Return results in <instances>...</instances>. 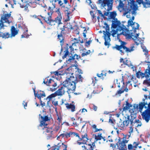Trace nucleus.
Listing matches in <instances>:
<instances>
[{
    "label": "nucleus",
    "instance_id": "nucleus-1",
    "mask_svg": "<svg viewBox=\"0 0 150 150\" xmlns=\"http://www.w3.org/2000/svg\"><path fill=\"white\" fill-rule=\"evenodd\" d=\"M79 42H75L73 43L71 45L69 46V48L70 49V52H69V48L68 44L64 48H61V52L60 53V55H63L62 56L63 59L66 58L68 57L69 58L66 60V62L67 63H69V62H71L73 60H74L75 59H79L80 57L78 55L76 54H74V48L73 47V46L75 45L76 43Z\"/></svg>",
    "mask_w": 150,
    "mask_h": 150
},
{
    "label": "nucleus",
    "instance_id": "nucleus-2",
    "mask_svg": "<svg viewBox=\"0 0 150 150\" xmlns=\"http://www.w3.org/2000/svg\"><path fill=\"white\" fill-rule=\"evenodd\" d=\"M128 4H127L124 7V4L121 0H119V4L118 8L120 11L124 10L125 12L124 15H126L129 12L132 11V14H136V11L138 9L137 5L135 4L134 0H129Z\"/></svg>",
    "mask_w": 150,
    "mask_h": 150
},
{
    "label": "nucleus",
    "instance_id": "nucleus-3",
    "mask_svg": "<svg viewBox=\"0 0 150 150\" xmlns=\"http://www.w3.org/2000/svg\"><path fill=\"white\" fill-rule=\"evenodd\" d=\"M127 43L122 41H121L120 45H116L115 46L112 47L113 49H115L119 51L120 54L122 55H124L125 53H128L133 51L134 49V46L133 45L131 46L130 48L126 46Z\"/></svg>",
    "mask_w": 150,
    "mask_h": 150
},
{
    "label": "nucleus",
    "instance_id": "nucleus-4",
    "mask_svg": "<svg viewBox=\"0 0 150 150\" xmlns=\"http://www.w3.org/2000/svg\"><path fill=\"white\" fill-rule=\"evenodd\" d=\"M77 137L79 139L77 141V143L79 145L81 144L87 145L88 141L90 140L91 141V139H90L88 137L86 131H83L82 130L80 132V135L79 134V136Z\"/></svg>",
    "mask_w": 150,
    "mask_h": 150
},
{
    "label": "nucleus",
    "instance_id": "nucleus-5",
    "mask_svg": "<svg viewBox=\"0 0 150 150\" xmlns=\"http://www.w3.org/2000/svg\"><path fill=\"white\" fill-rule=\"evenodd\" d=\"M105 26L104 28H105V31H103L104 34V39L105 40L104 45L105 46H108V48L110 46V42L111 40L110 36L111 34L110 33V27L106 23H104Z\"/></svg>",
    "mask_w": 150,
    "mask_h": 150
},
{
    "label": "nucleus",
    "instance_id": "nucleus-6",
    "mask_svg": "<svg viewBox=\"0 0 150 150\" xmlns=\"http://www.w3.org/2000/svg\"><path fill=\"white\" fill-rule=\"evenodd\" d=\"M139 34H136V35H131V38L133 40L135 44L137 45H138L140 44H141V47L143 50V51L144 52V54L147 55L148 54V51L146 49V47H145L144 45L143 44V41L141 40V38L138 37Z\"/></svg>",
    "mask_w": 150,
    "mask_h": 150
},
{
    "label": "nucleus",
    "instance_id": "nucleus-7",
    "mask_svg": "<svg viewBox=\"0 0 150 150\" xmlns=\"http://www.w3.org/2000/svg\"><path fill=\"white\" fill-rule=\"evenodd\" d=\"M133 120L132 118L130 119V116L128 115L127 116V119L123 122H119L117 124L118 127L121 130H124L126 129L129 124L130 122V125L133 123Z\"/></svg>",
    "mask_w": 150,
    "mask_h": 150
},
{
    "label": "nucleus",
    "instance_id": "nucleus-8",
    "mask_svg": "<svg viewBox=\"0 0 150 150\" xmlns=\"http://www.w3.org/2000/svg\"><path fill=\"white\" fill-rule=\"evenodd\" d=\"M73 75H67L66 79H67L68 82L76 84L78 82H82L83 78L81 75L77 74Z\"/></svg>",
    "mask_w": 150,
    "mask_h": 150
},
{
    "label": "nucleus",
    "instance_id": "nucleus-9",
    "mask_svg": "<svg viewBox=\"0 0 150 150\" xmlns=\"http://www.w3.org/2000/svg\"><path fill=\"white\" fill-rule=\"evenodd\" d=\"M113 0H98V4H100L101 6L104 7L106 6H108L107 9L108 11H109L112 10Z\"/></svg>",
    "mask_w": 150,
    "mask_h": 150
},
{
    "label": "nucleus",
    "instance_id": "nucleus-10",
    "mask_svg": "<svg viewBox=\"0 0 150 150\" xmlns=\"http://www.w3.org/2000/svg\"><path fill=\"white\" fill-rule=\"evenodd\" d=\"M95 79L94 81V86H95L94 89L95 90L93 91V92L92 93L91 95L89 96V95L88 94L87 95L88 97L91 98L92 96H93L94 94H96L99 93L100 91H102L103 90V87L102 86L100 85H98V81L96 80V77H95L94 78Z\"/></svg>",
    "mask_w": 150,
    "mask_h": 150
},
{
    "label": "nucleus",
    "instance_id": "nucleus-11",
    "mask_svg": "<svg viewBox=\"0 0 150 150\" xmlns=\"http://www.w3.org/2000/svg\"><path fill=\"white\" fill-rule=\"evenodd\" d=\"M126 136H124L122 138V140L121 141L119 140L117 144V149L119 150H126L127 146L126 143L128 142V140L126 139Z\"/></svg>",
    "mask_w": 150,
    "mask_h": 150
},
{
    "label": "nucleus",
    "instance_id": "nucleus-12",
    "mask_svg": "<svg viewBox=\"0 0 150 150\" xmlns=\"http://www.w3.org/2000/svg\"><path fill=\"white\" fill-rule=\"evenodd\" d=\"M102 133H98L97 135L93 134V136H94L95 141L92 142L91 144H88V145L90 146L88 149H87L88 150H94L96 148L95 142L98 140H100L102 139Z\"/></svg>",
    "mask_w": 150,
    "mask_h": 150
},
{
    "label": "nucleus",
    "instance_id": "nucleus-13",
    "mask_svg": "<svg viewBox=\"0 0 150 150\" xmlns=\"http://www.w3.org/2000/svg\"><path fill=\"white\" fill-rule=\"evenodd\" d=\"M11 14L9 13H4V15L1 17L0 20V30L3 28L4 27V22H3V21H4L5 23H10L8 20V18L10 17Z\"/></svg>",
    "mask_w": 150,
    "mask_h": 150
},
{
    "label": "nucleus",
    "instance_id": "nucleus-14",
    "mask_svg": "<svg viewBox=\"0 0 150 150\" xmlns=\"http://www.w3.org/2000/svg\"><path fill=\"white\" fill-rule=\"evenodd\" d=\"M64 81V84L67 86L69 92L71 91L73 92L75 91L76 88V83L68 82L67 79H66Z\"/></svg>",
    "mask_w": 150,
    "mask_h": 150
},
{
    "label": "nucleus",
    "instance_id": "nucleus-15",
    "mask_svg": "<svg viewBox=\"0 0 150 150\" xmlns=\"http://www.w3.org/2000/svg\"><path fill=\"white\" fill-rule=\"evenodd\" d=\"M47 126H44L41 127L42 129L44 130L43 133L47 136V139H49L52 137L53 135V130L52 127H49Z\"/></svg>",
    "mask_w": 150,
    "mask_h": 150
},
{
    "label": "nucleus",
    "instance_id": "nucleus-16",
    "mask_svg": "<svg viewBox=\"0 0 150 150\" xmlns=\"http://www.w3.org/2000/svg\"><path fill=\"white\" fill-rule=\"evenodd\" d=\"M122 32L119 34H122L125 36H129V34H128L129 30L124 25H122V26H119L117 29V32Z\"/></svg>",
    "mask_w": 150,
    "mask_h": 150
},
{
    "label": "nucleus",
    "instance_id": "nucleus-17",
    "mask_svg": "<svg viewBox=\"0 0 150 150\" xmlns=\"http://www.w3.org/2000/svg\"><path fill=\"white\" fill-rule=\"evenodd\" d=\"M72 25L70 23H67V24L63 26V28H61V32L64 34L66 35L69 34L71 31V29H73Z\"/></svg>",
    "mask_w": 150,
    "mask_h": 150
},
{
    "label": "nucleus",
    "instance_id": "nucleus-18",
    "mask_svg": "<svg viewBox=\"0 0 150 150\" xmlns=\"http://www.w3.org/2000/svg\"><path fill=\"white\" fill-rule=\"evenodd\" d=\"M39 117L42 119L40 122V124L38 126V129H40V127H42L44 126H47V124L45 123V122L48 121L50 120V119L47 115L43 116L40 114H39Z\"/></svg>",
    "mask_w": 150,
    "mask_h": 150
},
{
    "label": "nucleus",
    "instance_id": "nucleus-19",
    "mask_svg": "<svg viewBox=\"0 0 150 150\" xmlns=\"http://www.w3.org/2000/svg\"><path fill=\"white\" fill-rule=\"evenodd\" d=\"M62 19V18L57 17L54 20L51 19L50 21H47V24L51 25H54L56 24L59 25L62 24L61 22Z\"/></svg>",
    "mask_w": 150,
    "mask_h": 150
},
{
    "label": "nucleus",
    "instance_id": "nucleus-20",
    "mask_svg": "<svg viewBox=\"0 0 150 150\" xmlns=\"http://www.w3.org/2000/svg\"><path fill=\"white\" fill-rule=\"evenodd\" d=\"M64 81L62 83V86L59 88L58 90L56 91L57 93L58 96H61L64 94L66 92H69L67 88V86L64 84Z\"/></svg>",
    "mask_w": 150,
    "mask_h": 150
},
{
    "label": "nucleus",
    "instance_id": "nucleus-21",
    "mask_svg": "<svg viewBox=\"0 0 150 150\" xmlns=\"http://www.w3.org/2000/svg\"><path fill=\"white\" fill-rule=\"evenodd\" d=\"M142 119L144 120L146 122L150 120V111L147 108L142 114Z\"/></svg>",
    "mask_w": 150,
    "mask_h": 150
},
{
    "label": "nucleus",
    "instance_id": "nucleus-22",
    "mask_svg": "<svg viewBox=\"0 0 150 150\" xmlns=\"http://www.w3.org/2000/svg\"><path fill=\"white\" fill-rule=\"evenodd\" d=\"M148 103L147 101H145V100H142V102L139 103V105H136V108L137 109H139V111L141 112L142 109L144 107L145 108H147V107L145 106L146 105H148Z\"/></svg>",
    "mask_w": 150,
    "mask_h": 150
},
{
    "label": "nucleus",
    "instance_id": "nucleus-23",
    "mask_svg": "<svg viewBox=\"0 0 150 150\" xmlns=\"http://www.w3.org/2000/svg\"><path fill=\"white\" fill-rule=\"evenodd\" d=\"M48 10L50 11H49L47 13V14L49 16L47 18H46L45 17L42 16H40L43 18V19L45 21V22L48 23L47 21H50L51 19V16L53 13V11H51V8L49 7Z\"/></svg>",
    "mask_w": 150,
    "mask_h": 150
},
{
    "label": "nucleus",
    "instance_id": "nucleus-24",
    "mask_svg": "<svg viewBox=\"0 0 150 150\" xmlns=\"http://www.w3.org/2000/svg\"><path fill=\"white\" fill-rule=\"evenodd\" d=\"M33 91L34 93V95L35 97H36L38 99L41 98H42L45 96V95L44 92L43 91H40L36 93L35 89V88H33Z\"/></svg>",
    "mask_w": 150,
    "mask_h": 150
},
{
    "label": "nucleus",
    "instance_id": "nucleus-25",
    "mask_svg": "<svg viewBox=\"0 0 150 150\" xmlns=\"http://www.w3.org/2000/svg\"><path fill=\"white\" fill-rule=\"evenodd\" d=\"M63 34H64L61 32V33L59 34H58L57 36V39L58 40V41H59L60 43L62 48H63L62 47V46L64 44L65 39V36L63 35Z\"/></svg>",
    "mask_w": 150,
    "mask_h": 150
},
{
    "label": "nucleus",
    "instance_id": "nucleus-26",
    "mask_svg": "<svg viewBox=\"0 0 150 150\" xmlns=\"http://www.w3.org/2000/svg\"><path fill=\"white\" fill-rule=\"evenodd\" d=\"M112 22L111 28H116L117 27L118 28L119 26H121L120 25L121 23L120 21L117 20V19L113 20L112 21Z\"/></svg>",
    "mask_w": 150,
    "mask_h": 150
},
{
    "label": "nucleus",
    "instance_id": "nucleus-27",
    "mask_svg": "<svg viewBox=\"0 0 150 150\" xmlns=\"http://www.w3.org/2000/svg\"><path fill=\"white\" fill-rule=\"evenodd\" d=\"M66 108L69 110H70L71 112H74L75 111V106L74 104L71 103L69 104L68 103L65 104Z\"/></svg>",
    "mask_w": 150,
    "mask_h": 150
},
{
    "label": "nucleus",
    "instance_id": "nucleus-28",
    "mask_svg": "<svg viewBox=\"0 0 150 150\" xmlns=\"http://www.w3.org/2000/svg\"><path fill=\"white\" fill-rule=\"evenodd\" d=\"M122 84L123 85L122 86L120 89L118 90L117 91L116 93L115 94L116 95L120 94L123 93L124 91H125L126 92L128 91V89L127 87H126L125 88H124L125 87V86L124 85V83L123 82H122Z\"/></svg>",
    "mask_w": 150,
    "mask_h": 150
},
{
    "label": "nucleus",
    "instance_id": "nucleus-29",
    "mask_svg": "<svg viewBox=\"0 0 150 150\" xmlns=\"http://www.w3.org/2000/svg\"><path fill=\"white\" fill-rule=\"evenodd\" d=\"M139 4H142L144 7L146 8V5H150V1L148 0H137Z\"/></svg>",
    "mask_w": 150,
    "mask_h": 150
},
{
    "label": "nucleus",
    "instance_id": "nucleus-30",
    "mask_svg": "<svg viewBox=\"0 0 150 150\" xmlns=\"http://www.w3.org/2000/svg\"><path fill=\"white\" fill-rule=\"evenodd\" d=\"M65 137L68 138L70 137L72 135L76 137L79 136V134L75 132H65Z\"/></svg>",
    "mask_w": 150,
    "mask_h": 150
},
{
    "label": "nucleus",
    "instance_id": "nucleus-31",
    "mask_svg": "<svg viewBox=\"0 0 150 150\" xmlns=\"http://www.w3.org/2000/svg\"><path fill=\"white\" fill-rule=\"evenodd\" d=\"M18 30H17L15 27L12 26L11 27V37H14L18 33Z\"/></svg>",
    "mask_w": 150,
    "mask_h": 150
},
{
    "label": "nucleus",
    "instance_id": "nucleus-32",
    "mask_svg": "<svg viewBox=\"0 0 150 150\" xmlns=\"http://www.w3.org/2000/svg\"><path fill=\"white\" fill-rule=\"evenodd\" d=\"M147 74H148V73H146V70H145L144 73H142V72L140 71H139L136 73V76L137 78H138L139 79L140 78H143L144 77H146V76Z\"/></svg>",
    "mask_w": 150,
    "mask_h": 150
},
{
    "label": "nucleus",
    "instance_id": "nucleus-33",
    "mask_svg": "<svg viewBox=\"0 0 150 150\" xmlns=\"http://www.w3.org/2000/svg\"><path fill=\"white\" fill-rule=\"evenodd\" d=\"M54 83V81L51 79H48V78L47 79V81L46 79L43 81V83L46 84L47 86H52V83Z\"/></svg>",
    "mask_w": 150,
    "mask_h": 150
},
{
    "label": "nucleus",
    "instance_id": "nucleus-34",
    "mask_svg": "<svg viewBox=\"0 0 150 150\" xmlns=\"http://www.w3.org/2000/svg\"><path fill=\"white\" fill-rule=\"evenodd\" d=\"M65 73L67 76V75H72L74 74L72 70V67H69L66 69L65 71Z\"/></svg>",
    "mask_w": 150,
    "mask_h": 150
},
{
    "label": "nucleus",
    "instance_id": "nucleus-35",
    "mask_svg": "<svg viewBox=\"0 0 150 150\" xmlns=\"http://www.w3.org/2000/svg\"><path fill=\"white\" fill-rule=\"evenodd\" d=\"M131 106L128 101H126V104L122 105L123 110V111L127 110Z\"/></svg>",
    "mask_w": 150,
    "mask_h": 150
},
{
    "label": "nucleus",
    "instance_id": "nucleus-36",
    "mask_svg": "<svg viewBox=\"0 0 150 150\" xmlns=\"http://www.w3.org/2000/svg\"><path fill=\"white\" fill-rule=\"evenodd\" d=\"M57 1H58V4L59 6L63 8L65 7L64 4H66L68 2L67 0H63V1L60 0H57Z\"/></svg>",
    "mask_w": 150,
    "mask_h": 150
},
{
    "label": "nucleus",
    "instance_id": "nucleus-37",
    "mask_svg": "<svg viewBox=\"0 0 150 150\" xmlns=\"http://www.w3.org/2000/svg\"><path fill=\"white\" fill-rule=\"evenodd\" d=\"M117 15L116 12L114 11L110 13V15L109 16L110 18L112 19L113 20H115V19H117L115 18V17Z\"/></svg>",
    "mask_w": 150,
    "mask_h": 150
},
{
    "label": "nucleus",
    "instance_id": "nucleus-38",
    "mask_svg": "<svg viewBox=\"0 0 150 150\" xmlns=\"http://www.w3.org/2000/svg\"><path fill=\"white\" fill-rule=\"evenodd\" d=\"M92 127L93 129H94V132H97L99 131L103 130L102 129H101V128L98 129V128H97V125L95 124L93 125L92 126Z\"/></svg>",
    "mask_w": 150,
    "mask_h": 150
},
{
    "label": "nucleus",
    "instance_id": "nucleus-39",
    "mask_svg": "<svg viewBox=\"0 0 150 150\" xmlns=\"http://www.w3.org/2000/svg\"><path fill=\"white\" fill-rule=\"evenodd\" d=\"M60 146L58 144L57 145L52 146L51 148V150H60Z\"/></svg>",
    "mask_w": 150,
    "mask_h": 150
},
{
    "label": "nucleus",
    "instance_id": "nucleus-40",
    "mask_svg": "<svg viewBox=\"0 0 150 150\" xmlns=\"http://www.w3.org/2000/svg\"><path fill=\"white\" fill-rule=\"evenodd\" d=\"M18 28H21L23 30H24V31H26V32H27L28 31V28L25 25L23 24L22 25H18Z\"/></svg>",
    "mask_w": 150,
    "mask_h": 150
},
{
    "label": "nucleus",
    "instance_id": "nucleus-41",
    "mask_svg": "<svg viewBox=\"0 0 150 150\" xmlns=\"http://www.w3.org/2000/svg\"><path fill=\"white\" fill-rule=\"evenodd\" d=\"M56 13L58 14V16H57L59 18H61L62 19V13H61L59 9H58L57 11H56Z\"/></svg>",
    "mask_w": 150,
    "mask_h": 150
},
{
    "label": "nucleus",
    "instance_id": "nucleus-42",
    "mask_svg": "<svg viewBox=\"0 0 150 150\" xmlns=\"http://www.w3.org/2000/svg\"><path fill=\"white\" fill-rule=\"evenodd\" d=\"M144 62V63H148V64L149 63L150 64H148L147 65H148V68L147 69H146L145 70H146V73H149V72H149V71H150V62H147L146 61H145L144 62Z\"/></svg>",
    "mask_w": 150,
    "mask_h": 150
},
{
    "label": "nucleus",
    "instance_id": "nucleus-43",
    "mask_svg": "<svg viewBox=\"0 0 150 150\" xmlns=\"http://www.w3.org/2000/svg\"><path fill=\"white\" fill-rule=\"evenodd\" d=\"M127 61L128 60H127L126 61H124V59L123 58H121L120 59V63L123 62L124 64L126 65H127L128 67H130L131 66V65H129L127 64Z\"/></svg>",
    "mask_w": 150,
    "mask_h": 150
},
{
    "label": "nucleus",
    "instance_id": "nucleus-44",
    "mask_svg": "<svg viewBox=\"0 0 150 150\" xmlns=\"http://www.w3.org/2000/svg\"><path fill=\"white\" fill-rule=\"evenodd\" d=\"M143 83L145 85H147L148 86H150V82L149 79L144 80Z\"/></svg>",
    "mask_w": 150,
    "mask_h": 150
},
{
    "label": "nucleus",
    "instance_id": "nucleus-45",
    "mask_svg": "<svg viewBox=\"0 0 150 150\" xmlns=\"http://www.w3.org/2000/svg\"><path fill=\"white\" fill-rule=\"evenodd\" d=\"M75 119L74 117H73L71 118V121L73 122V125L75 127H78L79 124H77L76 122H74V121L75 120Z\"/></svg>",
    "mask_w": 150,
    "mask_h": 150
},
{
    "label": "nucleus",
    "instance_id": "nucleus-46",
    "mask_svg": "<svg viewBox=\"0 0 150 150\" xmlns=\"http://www.w3.org/2000/svg\"><path fill=\"white\" fill-rule=\"evenodd\" d=\"M27 32H26V31H25L23 35H21V38H28L29 36V35L27 34Z\"/></svg>",
    "mask_w": 150,
    "mask_h": 150
},
{
    "label": "nucleus",
    "instance_id": "nucleus-47",
    "mask_svg": "<svg viewBox=\"0 0 150 150\" xmlns=\"http://www.w3.org/2000/svg\"><path fill=\"white\" fill-rule=\"evenodd\" d=\"M74 28L75 29L74 31L76 32V33L77 34H79V27L76 25L74 26Z\"/></svg>",
    "mask_w": 150,
    "mask_h": 150
},
{
    "label": "nucleus",
    "instance_id": "nucleus-48",
    "mask_svg": "<svg viewBox=\"0 0 150 150\" xmlns=\"http://www.w3.org/2000/svg\"><path fill=\"white\" fill-rule=\"evenodd\" d=\"M90 50H88L86 52H83L81 54V56L82 57H83L85 56H86L87 55L89 54L90 53Z\"/></svg>",
    "mask_w": 150,
    "mask_h": 150
},
{
    "label": "nucleus",
    "instance_id": "nucleus-49",
    "mask_svg": "<svg viewBox=\"0 0 150 150\" xmlns=\"http://www.w3.org/2000/svg\"><path fill=\"white\" fill-rule=\"evenodd\" d=\"M135 23H134L132 20H129L128 21V24L129 25H130L131 26H132L133 25H134V24Z\"/></svg>",
    "mask_w": 150,
    "mask_h": 150
},
{
    "label": "nucleus",
    "instance_id": "nucleus-50",
    "mask_svg": "<svg viewBox=\"0 0 150 150\" xmlns=\"http://www.w3.org/2000/svg\"><path fill=\"white\" fill-rule=\"evenodd\" d=\"M50 96L51 97V98H52L58 96L57 93L56 91L54 93L51 94Z\"/></svg>",
    "mask_w": 150,
    "mask_h": 150
},
{
    "label": "nucleus",
    "instance_id": "nucleus-51",
    "mask_svg": "<svg viewBox=\"0 0 150 150\" xmlns=\"http://www.w3.org/2000/svg\"><path fill=\"white\" fill-rule=\"evenodd\" d=\"M50 96L51 97V98H52L58 96L57 93L56 91L54 93L51 94Z\"/></svg>",
    "mask_w": 150,
    "mask_h": 150
},
{
    "label": "nucleus",
    "instance_id": "nucleus-52",
    "mask_svg": "<svg viewBox=\"0 0 150 150\" xmlns=\"http://www.w3.org/2000/svg\"><path fill=\"white\" fill-rule=\"evenodd\" d=\"M59 125H55V127L53 129V131L57 132L59 129Z\"/></svg>",
    "mask_w": 150,
    "mask_h": 150
},
{
    "label": "nucleus",
    "instance_id": "nucleus-53",
    "mask_svg": "<svg viewBox=\"0 0 150 150\" xmlns=\"http://www.w3.org/2000/svg\"><path fill=\"white\" fill-rule=\"evenodd\" d=\"M134 148L132 144H129L128 145V149L129 150H132Z\"/></svg>",
    "mask_w": 150,
    "mask_h": 150
},
{
    "label": "nucleus",
    "instance_id": "nucleus-54",
    "mask_svg": "<svg viewBox=\"0 0 150 150\" xmlns=\"http://www.w3.org/2000/svg\"><path fill=\"white\" fill-rule=\"evenodd\" d=\"M139 144V142H134L133 144L134 147L135 148H137V146Z\"/></svg>",
    "mask_w": 150,
    "mask_h": 150
},
{
    "label": "nucleus",
    "instance_id": "nucleus-55",
    "mask_svg": "<svg viewBox=\"0 0 150 150\" xmlns=\"http://www.w3.org/2000/svg\"><path fill=\"white\" fill-rule=\"evenodd\" d=\"M115 122V121L114 120H113L112 119H111L110 118L109 120V122L111 123L113 125H114V122Z\"/></svg>",
    "mask_w": 150,
    "mask_h": 150
},
{
    "label": "nucleus",
    "instance_id": "nucleus-56",
    "mask_svg": "<svg viewBox=\"0 0 150 150\" xmlns=\"http://www.w3.org/2000/svg\"><path fill=\"white\" fill-rule=\"evenodd\" d=\"M136 24L137 25V26H136V27H135L134 26H133L132 27L133 29L134 30H136L137 29H139V24L137 23H136Z\"/></svg>",
    "mask_w": 150,
    "mask_h": 150
},
{
    "label": "nucleus",
    "instance_id": "nucleus-57",
    "mask_svg": "<svg viewBox=\"0 0 150 150\" xmlns=\"http://www.w3.org/2000/svg\"><path fill=\"white\" fill-rule=\"evenodd\" d=\"M133 126V124L132 125H131L130 127V129L129 130V133H131L133 132V129L132 128V127Z\"/></svg>",
    "mask_w": 150,
    "mask_h": 150
},
{
    "label": "nucleus",
    "instance_id": "nucleus-58",
    "mask_svg": "<svg viewBox=\"0 0 150 150\" xmlns=\"http://www.w3.org/2000/svg\"><path fill=\"white\" fill-rule=\"evenodd\" d=\"M52 98H51V97L50 95L47 97L46 98L47 100H48V101L47 102V105H48L49 103H50V101Z\"/></svg>",
    "mask_w": 150,
    "mask_h": 150
},
{
    "label": "nucleus",
    "instance_id": "nucleus-59",
    "mask_svg": "<svg viewBox=\"0 0 150 150\" xmlns=\"http://www.w3.org/2000/svg\"><path fill=\"white\" fill-rule=\"evenodd\" d=\"M91 105H92V109L95 111H96L97 109V107L94 104H92Z\"/></svg>",
    "mask_w": 150,
    "mask_h": 150
},
{
    "label": "nucleus",
    "instance_id": "nucleus-60",
    "mask_svg": "<svg viewBox=\"0 0 150 150\" xmlns=\"http://www.w3.org/2000/svg\"><path fill=\"white\" fill-rule=\"evenodd\" d=\"M51 85L53 87V88H54L53 89H54L55 91V89H56V88H57V87L55 88V87H56L57 86V83L55 82V81H54V83H52Z\"/></svg>",
    "mask_w": 150,
    "mask_h": 150
},
{
    "label": "nucleus",
    "instance_id": "nucleus-61",
    "mask_svg": "<svg viewBox=\"0 0 150 150\" xmlns=\"http://www.w3.org/2000/svg\"><path fill=\"white\" fill-rule=\"evenodd\" d=\"M92 40L91 39V38H90L88 41H86V44L87 46L89 45H90V43L91 42Z\"/></svg>",
    "mask_w": 150,
    "mask_h": 150
},
{
    "label": "nucleus",
    "instance_id": "nucleus-62",
    "mask_svg": "<svg viewBox=\"0 0 150 150\" xmlns=\"http://www.w3.org/2000/svg\"><path fill=\"white\" fill-rule=\"evenodd\" d=\"M65 132H64V133H62V134H60L59 135V136H58L57 137V139H58V138H59L60 137H61L62 138H64V137H65Z\"/></svg>",
    "mask_w": 150,
    "mask_h": 150
},
{
    "label": "nucleus",
    "instance_id": "nucleus-63",
    "mask_svg": "<svg viewBox=\"0 0 150 150\" xmlns=\"http://www.w3.org/2000/svg\"><path fill=\"white\" fill-rule=\"evenodd\" d=\"M52 103L55 106H57L58 105V102L57 101H52Z\"/></svg>",
    "mask_w": 150,
    "mask_h": 150
},
{
    "label": "nucleus",
    "instance_id": "nucleus-64",
    "mask_svg": "<svg viewBox=\"0 0 150 150\" xmlns=\"http://www.w3.org/2000/svg\"><path fill=\"white\" fill-rule=\"evenodd\" d=\"M62 147H64V149H63V150H67V145L64 144L63 143H62Z\"/></svg>",
    "mask_w": 150,
    "mask_h": 150
}]
</instances>
